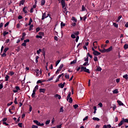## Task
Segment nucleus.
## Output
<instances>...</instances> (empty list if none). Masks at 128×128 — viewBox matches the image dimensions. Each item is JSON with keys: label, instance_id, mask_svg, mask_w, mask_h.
I'll list each match as a JSON object with an SVG mask.
<instances>
[{"label": "nucleus", "instance_id": "obj_20", "mask_svg": "<svg viewBox=\"0 0 128 128\" xmlns=\"http://www.w3.org/2000/svg\"><path fill=\"white\" fill-rule=\"evenodd\" d=\"M45 4H46V0H42L41 6H44Z\"/></svg>", "mask_w": 128, "mask_h": 128}, {"label": "nucleus", "instance_id": "obj_34", "mask_svg": "<svg viewBox=\"0 0 128 128\" xmlns=\"http://www.w3.org/2000/svg\"><path fill=\"white\" fill-rule=\"evenodd\" d=\"M1 56L2 58H4V56H6V54L5 52H4V53L2 54Z\"/></svg>", "mask_w": 128, "mask_h": 128}, {"label": "nucleus", "instance_id": "obj_25", "mask_svg": "<svg viewBox=\"0 0 128 128\" xmlns=\"http://www.w3.org/2000/svg\"><path fill=\"white\" fill-rule=\"evenodd\" d=\"M33 28H34V24H31L28 30L30 32V30H32Z\"/></svg>", "mask_w": 128, "mask_h": 128}, {"label": "nucleus", "instance_id": "obj_56", "mask_svg": "<svg viewBox=\"0 0 128 128\" xmlns=\"http://www.w3.org/2000/svg\"><path fill=\"white\" fill-rule=\"evenodd\" d=\"M6 120H8V118H4L2 120V122H6Z\"/></svg>", "mask_w": 128, "mask_h": 128}, {"label": "nucleus", "instance_id": "obj_23", "mask_svg": "<svg viewBox=\"0 0 128 128\" xmlns=\"http://www.w3.org/2000/svg\"><path fill=\"white\" fill-rule=\"evenodd\" d=\"M72 20H73L74 22H78V20H76L74 16L72 17Z\"/></svg>", "mask_w": 128, "mask_h": 128}, {"label": "nucleus", "instance_id": "obj_52", "mask_svg": "<svg viewBox=\"0 0 128 128\" xmlns=\"http://www.w3.org/2000/svg\"><path fill=\"white\" fill-rule=\"evenodd\" d=\"M94 62H98V57L94 56Z\"/></svg>", "mask_w": 128, "mask_h": 128}, {"label": "nucleus", "instance_id": "obj_63", "mask_svg": "<svg viewBox=\"0 0 128 128\" xmlns=\"http://www.w3.org/2000/svg\"><path fill=\"white\" fill-rule=\"evenodd\" d=\"M10 76H14V72H10Z\"/></svg>", "mask_w": 128, "mask_h": 128}, {"label": "nucleus", "instance_id": "obj_59", "mask_svg": "<svg viewBox=\"0 0 128 128\" xmlns=\"http://www.w3.org/2000/svg\"><path fill=\"white\" fill-rule=\"evenodd\" d=\"M100 52H106V49H104V50H100Z\"/></svg>", "mask_w": 128, "mask_h": 128}, {"label": "nucleus", "instance_id": "obj_28", "mask_svg": "<svg viewBox=\"0 0 128 128\" xmlns=\"http://www.w3.org/2000/svg\"><path fill=\"white\" fill-rule=\"evenodd\" d=\"M6 34H8V32L6 31H4L3 33L4 36H6Z\"/></svg>", "mask_w": 128, "mask_h": 128}, {"label": "nucleus", "instance_id": "obj_46", "mask_svg": "<svg viewBox=\"0 0 128 128\" xmlns=\"http://www.w3.org/2000/svg\"><path fill=\"white\" fill-rule=\"evenodd\" d=\"M71 38H76V35L74 34H71Z\"/></svg>", "mask_w": 128, "mask_h": 128}, {"label": "nucleus", "instance_id": "obj_35", "mask_svg": "<svg viewBox=\"0 0 128 128\" xmlns=\"http://www.w3.org/2000/svg\"><path fill=\"white\" fill-rule=\"evenodd\" d=\"M60 62V60H58L57 62H56V66H58V65Z\"/></svg>", "mask_w": 128, "mask_h": 128}, {"label": "nucleus", "instance_id": "obj_58", "mask_svg": "<svg viewBox=\"0 0 128 128\" xmlns=\"http://www.w3.org/2000/svg\"><path fill=\"white\" fill-rule=\"evenodd\" d=\"M42 80H40L37 81L36 84H42Z\"/></svg>", "mask_w": 128, "mask_h": 128}, {"label": "nucleus", "instance_id": "obj_57", "mask_svg": "<svg viewBox=\"0 0 128 128\" xmlns=\"http://www.w3.org/2000/svg\"><path fill=\"white\" fill-rule=\"evenodd\" d=\"M8 50V48H6L4 49V52H6Z\"/></svg>", "mask_w": 128, "mask_h": 128}, {"label": "nucleus", "instance_id": "obj_4", "mask_svg": "<svg viewBox=\"0 0 128 128\" xmlns=\"http://www.w3.org/2000/svg\"><path fill=\"white\" fill-rule=\"evenodd\" d=\"M15 88H16V90H13V92H14V94H16V92H18V90H20V88L18 86H16Z\"/></svg>", "mask_w": 128, "mask_h": 128}, {"label": "nucleus", "instance_id": "obj_10", "mask_svg": "<svg viewBox=\"0 0 128 128\" xmlns=\"http://www.w3.org/2000/svg\"><path fill=\"white\" fill-rule=\"evenodd\" d=\"M106 52H110L111 50H112V46H110L109 48L106 49Z\"/></svg>", "mask_w": 128, "mask_h": 128}, {"label": "nucleus", "instance_id": "obj_32", "mask_svg": "<svg viewBox=\"0 0 128 128\" xmlns=\"http://www.w3.org/2000/svg\"><path fill=\"white\" fill-rule=\"evenodd\" d=\"M38 90V85H36L35 87H34V89L33 90H35V92H36V90Z\"/></svg>", "mask_w": 128, "mask_h": 128}, {"label": "nucleus", "instance_id": "obj_5", "mask_svg": "<svg viewBox=\"0 0 128 128\" xmlns=\"http://www.w3.org/2000/svg\"><path fill=\"white\" fill-rule=\"evenodd\" d=\"M36 76H39L40 75L42 74V70H40L38 69L36 70Z\"/></svg>", "mask_w": 128, "mask_h": 128}, {"label": "nucleus", "instance_id": "obj_45", "mask_svg": "<svg viewBox=\"0 0 128 128\" xmlns=\"http://www.w3.org/2000/svg\"><path fill=\"white\" fill-rule=\"evenodd\" d=\"M62 78H64V73L62 74H60V75L58 76V78H62Z\"/></svg>", "mask_w": 128, "mask_h": 128}, {"label": "nucleus", "instance_id": "obj_9", "mask_svg": "<svg viewBox=\"0 0 128 128\" xmlns=\"http://www.w3.org/2000/svg\"><path fill=\"white\" fill-rule=\"evenodd\" d=\"M63 12L65 14L66 16V14H68V10L66 9V8L64 7L63 8Z\"/></svg>", "mask_w": 128, "mask_h": 128}, {"label": "nucleus", "instance_id": "obj_3", "mask_svg": "<svg viewBox=\"0 0 128 128\" xmlns=\"http://www.w3.org/2000/svg\"><path fill=\"white\" fill-rule=\"evenodd\" d=\"M33 122L38 126H44V123H40V122H38V121L37 120H34Z\"/></svg>", "mask_w": 128, "mask_h": 128}, {"label": "nucleus", "instance_id": "obj_1", "mask_svg": "<svg viewBox=\"0 0 128 128\" xmlns=\"http://www.w3.org/2000/svg\"><path fill=\"white\" fill-rule=\"evenodd\" d=\"M124 122L128 123V119H124V118H122V120L118 124V126H122L124 124Z\"/></svg>", "mask_w": 128, "mask_h": 128}, {"label": "nucleus", "instance_id": "obj_31", "mask_svg": "<svg viewBox=\"0 0 128 128\" xmlns=\"http://www.w3.org/2000/svg\"><path fill=\"white\" fill-rule=\"evenodd\" d=\"M124 50H128V44H125L124 46Z\"/></svg>", "mask_w": 128, "mask_h": 128}, {"label": "nucleus", "instance_id": "obj_14", "mask_svg": "<svg viewBox=\"0 0 128 128\" xmlns=\"http://www.w3.org/2000/svg\"><path fill=\"white\" fill-rule=\"evenodd\" d=\"M64 84H66V82H64L63 84H59V86H60L61 88H64Z\"/></svg>", "mask_w": 128, "mask_h": 128}, {"label": "nucleus", "instance_id": "obj_37", "mask_svg": "<svg viewBox=\"0 0 128 128\" xmlns=\"http://www.w3.org/2000/svg\"><path fill=\"white\" fill-rule=\"evenodd\" d=\"M40 52H42V49H39L38 50L36 51V53L38 54H40Z\"/></svg>", "mask_w": 128, "mask_h": 128}, {"label": "nucleus", "instance_id": "obj_53", "mask_svg": "<svg viewBox=\"0 0 128 128\" xmlns=\"http://www.w3.org/2000/svg\"><path fill=\"white\" fill-rule=\"evenodd\" d=\"M88 118V116H86L84 119L83 121L84 122V120H86Z\"/></svg>", "mask_w": 128, "mask_h": 128}, {"label": "nucleus", "instance_id": "obj_21", "mask_svg": "<svg viewBox=\"0 0 128 128\" xmlns=\"http://www.w3.org/2000/svg\"><path fill=\"white\" fill-rule=\"evenodd\" d=\"M86 68L84 67V66H82L81 67V70L80 72H84V70H86Z\"/></svg>", "mask_w": 128, "mask_h": 128}, {"label": "nucleus", "instance_id": "obj_8", "mask_svg": "<svg viewBox=\"0 0 128 128\" xmlns=\"http://www.w3.org/2000/svg\"><path fill=\"white\" fill-rule=\"evenodd\" d=\"M92 45L94 48H98V42L95 41L94 42Z\"/></svg>", "mask_w": 128, "mask_h": 128}, {"label": "nucleus", "instance_id": "obj_27", "mask_svg": "<svg viewBox=\"0 0 128 128\" xmlns=\"http://www.w3.org/2000/svg\"><path fill=\"white\" fill-rule=\"evenodd\" d=\"M38 58H40V57L38 56H36V64H38Z\"/></svg>", "mask_w": 128, "mask_h": 128}, {"label": "nucleus", "instance_id": "obj_16", "mask_svg": "<svg viewBox=\"0 0 128 128\" xmlns=\"http://www.w3.org/2000/svg\"><path fill=\"white\" fill-rule=\"evenodd\" d=\"M117 102L119 106H124V103H122L120 100H117Z\"/></svg>", "mask_w": 128, "mask_h": 128}, {"label": "nucleus", "instance_id": "obj_42", "mask_svg": "<svg viewBox=\"0 0 128 128\" xmlns=\"http://www.w3.org/2000/svg\"><path fill=\"white\" fill-rule=\"evenodd\" d=\"M84 62H88V58L87 56H86V58H84Z\"/></svg>", "mask_w": 128, "mask_h": 128}, {"label": "nucleus", "instance_id": "obj_41", "mask_svg": "<svg viewBox=\"0 0 128 128\" xmlns=\"http://www.w3.org/2000/svg\"><path fill=\"white\" fill-rule=\"evenodd\" d=\"M36 38H42V36H40V35H37L36 36Z\"/></svg>", "mask_w": 128, "mask_h": 128}, {"label": "nucleus", "instance_id": "obj_24", "mask_svg": "<svg viewBox=\"0 0 128 128\" xmlns=\"http://www.w3.org/2000/svg\"><path fill=\"white\" fill-rule=\"evenodd\" d=\"M93 120H96L97 122H100V118H98L94 117L92 118Z\"/></svg>", "mask_w": 128, "mask_h": 128}, {"label": "nucleus", "instance_id": "obj_61", "mask_svg": "<svg viewBox=\"0 0 128 128\" xmlns=\"http://www.w3.org/2000/svg\"><path fill=\"white\" fill-rule=\"evenodd\" d=\"M24 42L26 44V42H30V39H27L26 40H24Z\"/></svg>", "mask_w": 128, "mask_h": 128}, {"label": "nucleus", "instance_id": "obj_60", "mask_svg": "<svg viewBox=\"0 0 128 128\" xmlns=\"http://www.w3.org/2000/svg\"><path fill=\"white\" fill-rule=\"evenodd\" d=\"M12 102H10V103H8L7 104L8 106H12Z\"/></svg>", "mask_w": 128, "mask_h": 128}, {"label": "nucleus", "instance_id": "obj_26", "mask_svg": "<svg viewBox=\"0 0 128 128\" xmlns=\"http://www.w3.org/2000/svg\"><path fill=\"white\" fill-rule=\"evenodd\" d=\"M114 94H118V89H116L112 91Z\"/></svg>", "mask_w": 128, "mask_h": 128}, {"label": "nucleus", "instance_id": "obj_47", "mask_svg": "<svg viewBox=\"0 0 128 128\" xmlns=\"http://www.w3.org/2000/svg\"><path fill=\"white\" fill-rule=\"evenodd\" d=\"M73 106H74V108H75V110H76V108H78V105L76 104L74 105Z\"/></svg>", "mask_w": 128, "mask_h": 128}, {"label": "nucleus", "instance_id": "obj_22", "mask_svg": "<svg viewBox=\"0 0 128 128\" xmlns=\"http://www.w3.org/2000/svg\"><path fill=\"white\" fill-rule=\"evenodd\" d=\"M61 28H64V26H66V24L64 23V22H62L60 23Z\"/></svg>", "mask_w": 128, "mask_h": 128}, {"label": "nucleus", "instance_id": "obj_62", "mask_svg": "<svg viewBox=\"0 0 128 128\" xmlns=\"http://www.w3.org/2000/svg\"><path fill=\"white\" fill-rule=\"evenodd\" d=\"M38 127L36 125H32V128H38Z\"/></svg>", "mask_w": 128, "mask_h": 128}, {"label": "nucleus", "instance_id": "obj_55", "mask_svg": "<svg viewBox=\"0 0 128 128\" xmlns=\"http://www.w3.org/2000/svg\"><path fill=\"white\" fill-rule=\"evenodd\" d=\"M54 80V77H52L51 78H48V79L47 80V82H50V80Z\"/></svg>", "mask_w": 128, "mask_h": 128}, {"label": "nucleus", "instance_id": "obj_36", "mask_svg": "<svg viewBox=\"0 0 128 128\" xmlns=\"http://www.w3.org/2000/svg\"><path fill=\"white\" fill-rule=\"evenodd\" d=\"M36 32H38L40 30V28L38 27L36 28Z\"/></svg>", "mask_w": 128, "mask_h": 128}, {"label": "nucleus", "instance_id": "obj_13", "mask_svg": "<svg viewBox=\"0 0 128 128\" xmlns=\"http://www.w3.org/2000/svg\"><path fill=\"white\" fill-rule=\"evenodd\" d=\"M24 2H26V0H22L20 2V6H24Z\"/></svg>", "mask_w": 128, "mask_h": 128}, {"label": "nucleus", "instance_id": "obj_6", "mask_svg": "<svg viewBox=\"0 0 128 128\" xmlns=\"http://www.w3.org/2000/svg\"><path fill=\"white\" fill-rule=\"evenodd\" d=\"M28 8L26 6L23 8L22 11L24 12V14H28Z\"/></svg>", "mask_w": 128, "mask_h": 128}, {"label": "nucleus", "instance_id": "obj_51", "mask_svg": "<svg viewBox=\"0 0 128 128\" xmlns=\"http://www.w3.org/2000/svg\"><path fill=\"white\" fill-rule=\"evenodd\" d=\"M114 26H115V28H118V24L116 23H114Z\"/></svg>", "mask_w": 128, "mask_h": 128}, {"label": "nucleus", "instance_id": "obj_11", "mask_svg": "<svg viewBox=\"0 0 128 128\" xmlns=\"http://www.w3.org/2000/svg\"><path fill=\"white\" fill-rule=\"evenodd\" d=\"M93 54H94V56H100V52L96 50L93 52Z\"/></svg>", "mask_w": 128, "mask_h": 128}, {"label": "nucleus", "instance_id": "obj_19", "mask_svg": "<svg viewBox=\"0 0 128 128\" xmlns=\"http://www.w3.org/2000/svg\"><path fill=\"white\" fill-rule=\"evenodd\" d=\"M8 78H10V76H8V75H6L5 76V82L8 81Z\"/></svg>", "mask_w": 128, "mask_h": 128}, {"label": "nucleus", "instance_id": "obj_48", "mask_svg": "<svg viewBox=\"0 0 128 128\" xmlns=\"http://www.w3.org/2000/svg\"><path fill=\"white\" fill-rule=\"evenodd\" d=\"M74 34L75 36H78L80 34V32H74Z\"/></svg>", "mask_w": 128, "mask_h": 128}, {"label": "nucleus", "instance_id": "obj_38", "mask_svg": "<svg viewBox=\"0 0 128 128\" xmlns=\"http://www.w3.org/2000/svg\"><path fill=\"white\" fill-rule=\"evenodd\" d=\"M86 56L88 58L89 56L90 58H92V56L90 55V53H88Z\"/></svg>", "mask_w": 128, "mask_h": 128}, {"label": "nucleus", "instance_id": "obj_50", "mask_svg": "<svg viewBox=\"0 0 128 128\" xmlns=\"http://www.w3.org/2000/svg\"><path fill=\"white\" fill-rule=\"evenodd\" d=\"M4 88V84L2 83H1L0 84V90H2Z\"/></svg>", "mask_w": 128, "mask_h": 128}, {"label": "nucleus", "instance_id": "obj_15", "mask_svg": "<svg viewBox=\"0 0 128 128\" xmlns=\"http://www.w3.org/2000/svg\"><path fill=\"white\" fill-rule=\"evenodd\" d=\"M32 98H36V90H33L32 93Z\"/></svg>", "mask_w": 128, "mask_h": 128}, {"label": "nucleus", "instance_id": "obj_2", "mask_svg": "<svg viewBox=\"0 0 128 128\" xmlns=\"http://www.w3.org/2000/svg\"><path fill=\"white\" fill-rule=\"evenodd\" d=\"M70 94H72V93L70 92H69L67 97H66V100L70 104H72V98L70 97Z\"/></svg>", "mask_w": 128, "mask_h": 128}, {"label": "nucleus", "instance_id": "obj_64", "mask_svg": "<svg viewBox=\"0 0 128 128\" xmlns=\"http://www.w3.org/2000/svg\"><path fill=\"white\" fill-rule=\"evenodd\" d=\"M62 124H60V125H58L56 126V128H62Z\"/></svg>", "mask_w": 128, "mask_h": 128}, {"label": "nucleus", "instance_id": "obj_54", "mask_svg": "<svg viewBox=\"0 0 128 128\" xmlns=\"http://www.w3.org/2000/svg\"><path fill=\"white\" fill-rule=\"evenodd\" d=\"M65 78H70V75L68 74H66L65 75Z\"/></svg>", "mask_w": 128, "mask_h": 128}, {"label": "nucleus", "instance_id": "obj_7", "mask_svg": "<svg viewBox=\"0 0 128 128\" xmlns=\"http://www.w3.org/2000/svg\"><path fill=\"white\" fill-rule=\"evenodd\" d=\"M61 4L62 6V8H65L66 7V2H64V0H62L61 2Z\"/></svg>", "mask_w": 128, "mask_h": 128}, {"label": "nucleus", "instance_id": "obj_29", "mask_svg": "<svg viewBox=\"0 0 128 128\" xmlns=\"http://www.w3.org/2000/svg\"><path fill=\"white\" fill-rule=\"evenodd\" d=\"M86 10V8H84V6L82 5V6L81 12H84Z\"/></svg>", "mask_w": 128, "mask_h": 128}, {"label": "nucleus", "instance_id": "obj_18", "mask_svg": "<svg viewBox=\"0 0 128 128\" xmlns=\"http://www.w3.org/2000/svg\"><path fill=\"white\" fill-rule=\"evenodd\" d=\"M112 128V126H110V124H108V125H104L102 128Z\"/></svg>", "mask_w": 128, "mask_h": 128}, {"label": "nucleus", "instance_id": "obj_40", "mask_svg": "<svg viewBox=\"0 0 128 128\" xmlns=\"http://www.w3.org/2000/svg\"><path fill=\"white\" fill-rule=\"evenodd\" d=\"M96 70H98V72H101L102 71V68L98 67L97 68H96Z\"/></svg>", "mask_w": 128, "mask_h": 128}, {"label": "nucleus", "instance_id": "obj_30", "mask_svg": "<svg viewBox=\"0 0 128 128\" xmlns=\"http://www.w3.org/2000/svg\"><path fill=\"white\" fill-rule=\"evenodd\" d=\"M76 64V60H74L70 62V64Z\"/></svg>", "mask_w": 128, "mask_h": 128}, {"label": "nucleus", "instance_id": "obj_43", "mask_svg": "<svg viewBox=\"0 0 128 128\" xmlns=\"http://www.w3.org/2000/svg\"><path fill=\"white\" fill-rule=\"evenodd\" d=\"M123 78H126V80H128V74H125L123 76Z\"/></svg>", "mask_w": 128, "mask_h": 128}, {"label": "nucleus", "instance_id": "obj_33", "mask_svg": "<svg viewBox=\"0 0 128 128\" xmlns=\"http://www.w3.org/2000/svg\"><path fill=\"white\" fill-rule=\"evenodd\" d=\"M85 72H88V74H90V70L89 69H87L86 68V69L84 70Z\"/></svg>", "mask_w": 128, "mask_h": 128}, {"label": "nucleus", "instance_id": "obj_17", "mask_svg": "<svg viewBox=\"0 0 128 128\" xmlns=\"http://www.w3.org/2000/svg\"><path fill=\"white\" fill-rule=\"evenodd\" d=\"M40 92H43V94H44V92H46V89H44V88H40Z\"/></svg>", "mask_w": 128, "mask_h": 128}, {"label": "nucleus", "instance_id": "obj_12", "mask_svg": "<svg viewBox=\"0 0 128 128\" xmlns=\"http://www.w3.org/2000/svg\"><path fill=\"white\" fill-rule=\"evenodd\" d=\"M46 12L42 13V20H44V18H48V16H46Z\"/></svg>", "mask_w": 128, "mask_h": 128}, {"label": "nucleus", "instance_id": "obj_39", "mask_svg": "<svg viewBox=\"0 0 128 128\" xmlns=\"http://www.w3.org/2000/svg\"><path fill=\"white\" fill-rule=\"evenodd\" d=\"M62 68H64V64H61L60 65V66H59V70H62Z\"/></svg>", "mask_w": 128, "mask_h": 128}, {"label": "nucleus", "instance_id": "obj_49", "mask_svg": "<svg viewBox=\"0 0 128 128\" xmlns=\"http://www.w3.org/2000/svg\"><path fill=\"white\" fill-rule=\"evenodd\" d=\"M118 116H116L114 118V122H118Z\"/></svg>", "mask_w": 128, "mask_h": 128}, {"label": "nucleus", "instance_id": "obj_44", "mask_svg": "<svg viewBox=\"0 0 128 128\" xmlns=\"http://www.w3.org/2000/svg\"><path fill=\"white\" fill-rule=\"evenodd\" d=\"M88 62H85L83 66H88Z\"/></svg>", "mask_w": 128, "mask_h": 128}]
</instances>
